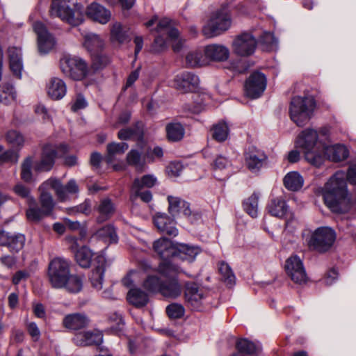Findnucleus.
I'll use <instances>...</instances> for the list:
<instances>
[{"label":"nucleus","mask_w":356,"mask_h":356,"mask_svg":"<svg viewBox=\"0 0 356 356\" xmlns=\"http://www.w3.org/2000/svg\"><path fill=\"white\" fill-rule=\"evenodd\" d=\"M346 178L351 184L356 185V164L349 166ZM323 199L326 206L332 212L343 213L350 209L353 203L347 189L346 175L343 171L337 172L325 184Z\"/></svg>","instance_id":"nucleus-1"},{"label":"nucleus","mask_w":356,"mask_h":356,"mask_svg":"<svg viewBox=\"0 0 356 356\" xmlns=\"http://www.w3.org/2000/svg\"><path fill=\"white\" fill-rule=\"evenodd\" d=\"M327 142H330V129L323 127L318 131L307 129L298 136L296 144L303 149L306 161L316 167L324 162L322 149Z\"/></svg>","instance_id":"nucleus-2"},{"label":"nucleus","mask_w":356,"mask_h":356,"mask_svg":"<svg viewBox=\"0 0 356 356\" xmlns=\"http://www.w3.org/2000/svg\"><path fill=\"white\" fill-rule=\"evenodd\" d=\"M156 272L164 279L159 293L165 298H177L180 296L182 286L178 275L183 272L181 267L172 261H161Z\"/></svg>","instance_id":"nucleus-3"},{"label":"nucleus","mask_w":356,"mask_h":356,"mask_svg":"<svg viewBox=\"0 0 356 356\" xmlns=\"http://www.w3.org/2000/svg\"><path fill=\"white\" fill-rule=\"evenodd\" d=\"M49 15L72 26H79L84 20L83 7L77 0H52Z\"/></svg>","instance_id":"nucleus-4"},{"label":"nucleus","mask_w":356,"mask_h":356,"mask_svg":"<svg viewBox=\"0 0 356 356\" xmlns=\"http://www.w3.org/2000/svg\"><path fill=\"white\" fill-rule=\"evenodd\" d=\"M315 107L312 97H295L291 102L290 118L297 126L304 127L312 118Z\"/></svg>","instance_id":"nucleus-5"},{"label":"nucleus","mask_w":356,"mask_h":356,"mask_svg":"<svg viewBox=\"0 0 356 356\" xmlns=\"http://www.w3.org/2000/svg\"><path fill=\"white\" fill-rule=\"evenodd\" d=\"M70 274V263L62 257H56L49 264L48 279L52 286L56 289H62Z\"/></svg>","instance_id":"nucleus-6"},{"label":"nucleus","mask_w":356,"mask_h":356,"mask_svg":"<svg viewBox=\"0 0 356 356\" xmlns=\"http://www.w3.org/2000/svg\"><path fill=\"white\" fill-rule=\"evenodd\" d=\"M336 239L335 232L328 227H321L315 229L307 239L308 246L319 252L330 250Z\"/></svg>","instance_id":"nucleus-7"},{"label":"nucleus","mask_w":356,"mask_h":356,"mask_svg":"<svg viewBox=\"0 0 356 356\" xmlns=\"http://www.w3.org/2000/svg\"><path fill=\"white\" fill-rule=\"evenodd\" d=\"M67 152V146L65 145L60 146L52 144L45 145L42 149L41 159L34 163V170L36 172L49 171L54 165L56 156H62Z\"/></svg>","instance_id":"nucleus-8"},{"label":"nucleus","mask_w":356,"mask_h":356,"mask_svg":"<svg viewBox=\"0 0 356 356\" xmlns=\"http://www.w3.org/2000/svg\"><path fill=\"white\" fill-rule=\"evenodd\" d=\"M60 64L63 73L74 80H81L88 73L86 63L76 56H65L60 60Z\"/></svg>","instance_id":"nucleus-9"},{"label":"nucleus","mask_w":356,"mask_h":356,"mask_svg":"<svg viewBox=\"0 0 356 356\" xmlns=\"http://www.w3.org/2000/svg\"><path fill=\"white\" fill-rule=\"evenodd\" d=\"M231 24L229 16L223 11H217L211 17L203 27V35L209 38L220 35L227 31Z\"/></svg>","instance_id":"nucleus-10"},{"label":"nucleus","mask_w":356,"mask_h":356,"mask_svg":"<svg viewBox=\"0 0 356 356\" xmlns=\"http://www.w3.org/2000/svg\"><path fill=\"white\" fill-rule=\"evenodd\" d=\"M50 185L51 189L55 192L59 202H64L70 200V195H76L79 192V188L74 179H70L65 185L54 177L47 180V184Z\"/></svg>","instance_id":"nucleus-11"},{"label":"nucleus","mask_w":356,"mask_h":356,"mask_svg":"<svg viewBox=\"0 0 356 356\" xmlns=\"http://www.w3.org/2000/svg\"><path fill=\"white\" fill-rule=\"evenodd\" d=\"M207 293L204 289L194 282H187L185 284V300L193 309H201L206 302Z\"/></svg>","instance_id":"nucleus-12"},{"label":"nucleus","mask_w":356,"mask_h":356,"mask_svg":"<svg viewBox=\"0 0 356 356\" xmlns=\"http://www.w3.org/2000/svg\"><path fill=\"white\" fill-rule=\"evenodd\" d=\"M257 47L255 38L249 33H243L236 36L232 42V51L239 56L252 55Z\"/></svg>","instance_id":"nucleus-13"},{"label":"nucleus","mask_w":356,"mask_h":356,"mask_svg":"<svg viewBox=\"0 0 356 356\" xmlns=\"http://www.w3.org/2000/svg\"><path fill=\"white\" fill-rule=\"evenodd\" d=\"M285 270L291 279L297 284H305L307 281V275L302 260L297 256L293 255L286 261Z\"/></svg>","instance_id":"nucleus-14"},{"label":"nucleus","mask_w":356,"mask_h":356,"mask_svg":"<svg viewBox=\"0 0 356 356\" xmlns=\"http://www.w3.org/2000/svg\"><path fill=\"white\" fill-rule=\"evenodd\" d=\"M34 32L38 36V47L40 54H47L55 45L54 36L47 31L46 26L40 22L32 25Z\"/></svg>","instance_id":"nucleus-15"},{"label":"nucleus","mask_w":356,"mask_h":356,"mask_svg":"<svg viewBox=\"0 0 356 356\" xmlns=\"http://www.w3.org/2000/svg\"><path fill=\"white\" fill-rule=\"evenodd\" d=\"M266 86V79L264 74L253 72L245 83V92L248 97L256 99L264 92Z\"/></svg>","instance_id":"nucleus-16"},{"label":"nucleus","mask_w":356,"mask_h":356,"mask_svg":"<svg viewBox=\"0 0 356 356\" xmlns=\"http://www.w3.org/2000/svg\"><path fill=\"white\" fill-rule=\"evenodd\" d=\"M199 83L198 76L188 72L177 75L174 81L175 88L182 93L194 91L197 88Z\"/></svg>","instance_id":"nucleus-17"},{"label":"nucleus","mask_w":356,"mask_h":356,"mask_svg":"<svg viewBox=\"0 0 356 356\" xmlns=\"http://www.w3.org/2000/svg\"><path fill=\"white\" fill-rule=\"evenodd\" d=\"M156 31L163 34H167L168 39L172 42V49L175 51H179L183 44L182 40L179 39V33L177 29L170 27V20L167 18L161 19L156 28Z\"/></svg>","instance_id":"nucleus-18"},{"label":"nucleus","mask_w":356,"mask_h":356,"mask_svg":"<svg viewBox=\"0 0 356 356\" xmlns=\"http://www.w3.org/2000/svg\"><path fill=\"white\" fill-rule=\"evenodd\" d=\"M267 159L264 152L254 147H250L245 154L247 168L252 172H257Z\"/></svg>","instance_id":"nucleus-19"},{"label":"nucleus","mask_w":356,"mask_h":356,"mask_svg":"<svg viewBox=\"0 0 356 356\" xmlns=\"http://www.w3.org/2000/svg\"><path fill=\"white\" fill-rule=\"evenodd\" d=\"M73 341L79 346H99L103 341V334L98 330L81 332L74 335Z\"/></svg>","instance_id":"nucleus-20"},{"label":"nucleus","mask_w":356,"mask_h":356,"mask_svg":"<svg viewBox=\"0 0 356 356\" xmlns=\"http://www.w3.org/2000/svg\"><path fill=\"white\" fill-rule=\"evenodd\" d=\"M155 226L163 234L170 236H176L178 234V229L175 226V222L166 213H158L154 218Z\"/></svg>","instance_id":"nucleus-21"},{"label":"nucleus","mask_w":356,"mask_h":356,"mask_svg":"<svg viewBox=\"0 0 356 356\" xmlns=\"http://www.w3.org/2000/svg\"><path fill=\"white\" fill-rule=\"evenodd\" d=\"M25 237L21 234L0 232V245L8 247L10 251L18 252L24 247Z\"/></svg>","instance_id":"nucleus-22"},{"label":"nucleus","mask_w":356,"mask_h":356,"mask_svg":"<svg viewBox=\"0 0 356 356\" xmlns=\"http://www.w3.org/2000/svg\"><path fill=\"white\" fill-rule=\"evenodd\" d=\"M90 323L88 317L81 313L66 315L63 319V325L67 330L76 331L86 327Z\"/></svg>","instance_id":"nucleus-23"},{"label":"nucleus","mask_w":356,"mask_h":356,"mask_svg":"<svg viewBox=\"0 0 356 356\" xmlns=\"http://www.w3.org/2000/svg\"><path fill=\"white\" fill-rule=\"evenodd\" d=\"M153 248L158 255L163 259V261H168L167 260L169 259L175 257L176 243L174 244L168 238H161L154 241Z\"/></svg>","instance_id":"nucleus-24"},{"label":"nucleus","mask_w":356,"mask_h":356,"mask_svg":"<svg viewBox=\"0 0 356 356\" xmlns=\"http://www.w3.org/2000/svg\"><path fill=\"white\" fill-rule=\"evenodd\" d=\"M105 267V257L103 255H97L95 259V268L90 277L92 286L97 290L102 288Z\"/></svg>","instance_id":"nucleus-25"},{"label":"nucleus","mask_w":356,"mask_h":356,"mask_svg":"<svg viewBox=\"0 0 356 356\" xmlns=\"http://www.w3.org/2000/svg\"><path fill=\"white\" fill-rule=\"evenodd\" d=\"M86 13L89 18L102 24L108 23L111 18L110 10L96 2L87 8Z\"/></svg>","instance_id":"nucleus-26"},{"label":"nucleus","mask_w":356,"mask_h":356,"mask_svg":"<svg viewBox=\"0 0 356 356\" xmlns=\"http://www.w3.org/2000/svg\"><path fill=\"white\" fill-rule=\"evenodd\" d=\"M327 142L325 145L322 149V153H324V156H326L329 160L338 162L343 161L348 158L349 152L345 145L336 144L334 145H329Z\"/></svg>","instance_id":"nucleus-27"},{"label":"nucleus","mask_w":356,"mask_h":356,"mask_svg":"<svg viewBox=\"0 0 356 356\" xmlns=\"http://www.w3.org/2000/svg\"><path fill=\"white\" fill-rule=\"evenodd\" d=\"M168 211L172 216L183 214L186 217H191L192 211L189 204L178 197L168 196Z\"/></svg>","instance_id":"nucleus-28"},{"label":"nucleus","mask_w":356,"mask_h":356,"mask_svg":"<svg viewBox=\"0 0 356 356\" xmlns=\"http://www.w3.org/2000/svg\"><path fill=\"white\" fill-rule=\"evenodd\" d=\"M175 257L183 261L193 262L201 252V248L197 245L186 243H176Z\"/></svg>","instance_id":"nucleus-29"},{"label":"nucleus","mask_w":356,"mask_h":356,"mask_svg":"<svg viewBox=\"0 0 356 356\" xmlns=\"http://www.w3.org/2000/svg\"><path fill=\"white\" fill-rule=\"evenodd\" d=\"M8 53L10 70L16 78L20 79L23 70L22 50L20 48L10 47L8 49Z\"/></svg>","instance_id":"nucleus-30"},{"label":"nucleus","mask_w":356,"mask_h":356,"mask_svg":"<svg viewBox=\"0 0 356 356\" xmlns=\"http://www.w3.org/2000/svg\"><path fill=\"white\" fill-rule=\"evenodd\" d=\"M205 57L213 61H225L229 56V49L222 44H213L207 45L204 49Z\"/></svg>","instance_id":"nucleus-31"},{"label":"nucleus","mask_w":356,"mask_h":356,"mask_svg":"<svg viewBox=\"0 0 356 356\" xmlns=\"http://www.w3.org/2000/svg\"><path fill=\"white\" fill-rule=\"evenodd\" d=\"M46 184L47 180L42 183L38 188L40 191L39 201L41 208L50 215L54 208L55 203L52 195L49 193L51 187Z\"/></svg>","instance_id":"nucleus-32"},{"label":"nucleus","mask_w":356,"mask_h":356,"mask_svg":"<svg viewBox=\"0 0 356 356\" xmlns=\"http://www.w3.org/2000/svg\"><path fill=\"white\" fill-rule=\"evenodd\" d=\"M66 84L62 79L57 77L51 79L47 86L49 97L56 100L60 99L66 95Z\"/></svg>","instance_id":"nucleus-33"},{"label":"nucleus","mask_w":356,"mask_h":356,"mask_svg":"<svg viewBox=\"0 0 356 356\" xmlns=\"http://www.w3.org/2000/svg\"><path fill=\"white\" fill-rule=\"evenodd\" d=\"M93 236L108 243H117L118 240L115 228L110 224L97 229L94 233Z\"/></svg>","instance_id":"nucleus-34"},{"label":"nucleus","mask_w":356,"mask_h":356,"mask_svg":"<svg viewBox=\"0 0 356 356\" xmlns=\"http://www.w3.org/2000/svg\"><path fill=\"white\" fill-rule=\"evenodd\" d=\"M99 216L97 217V222H104L108 220L115 212V206L108 198L102 200L97 207Z\"/></svg>","instance_id":"nucleus-35"},{"label":"nucleus","mask_w":356,"mask_h":356,"mask_svg":"<svg viewBox=\"0 0 356 356\" xmlns=\"http://www.w3.org/2000/svg\"><path fill=\"white\" fill-rule=\"evenodd\" d=\"M165 131L168 140L171 142L180 141L185 134L184 126L178 122H172L167 124Z\"/></svg>","instance_id":"nucleus-36"},{"label":"nucleus","mask_w":356,"mask_h":356,"mask_svg":"<svg viewBox=\"0 0 356 356\" xmlns=\"http://www.w3.org/2000/svg\"><path fill=\"white\" fill-rule=\"evenodd\" d=\"M268 210L270 215L280 218H286L289 213L286 202L280 198L272 200L268 206Z\"/></svg>","instance_id":"nucleus-37"},{"label":"nucleus","mask_w":356,"mask_h":356,"mask_svg":"<svg viewBox=\"0 0 356 356\" xmlns=\"http://www.w3.org/2000/svg\"><path fill=\"white\" fill-rule=\"evenodd\" d=\"M127 298L129 302L136 307L146 305L149 300L147 294L139 288L131 289Z\"/></svg>","instance_id":"nucleus-38"},{"label":"nucleus","mask_w":356,"mask_h":356,"mask_svg":"<svg viewBox=\"0 0 356 356\" xmlns=\"http://www.w3.org/2000/svg\"><path fill=\"white\" fill-rule=\"evenodd\" d=\"M283 181L284 186L291 191L300 190L304 184L303 177L296 171L287 173L284 177Z\"/></svg>","instance_id":"nucleus-39"},{"label":"nucleus","mask_w":356,"mask_h":356,"mask_svg":"<svg viewBox=\"0 0 356 356\" xmlns=\"http://www.w3.org/2000/svg\"><path fill=\"white\" fill-rule=\"evenodd\" d=\"M128 144L126 143H112L107 145V155L106 161L108 163H112L118 155H122L128 149Z\"/></svg>","instance_id":"nucleus-40"},{"label":"nucleus","mask_w":356,"mask_h":356,"mask_svg":"<svg viewBox=\"0 0 356 356\" xmlns=\"http://www.w3.org/2000/svg\"><path fill=\"white\" fill-rule=\"evenodd\" d=\"M84 38V46L89 51L94 54L98 53L104 46L103 40L98 35L88 33Z\"/></svg>","instance_id":"nucleus-41"},{"label":"nucleus","mask_w":356,"mask_h":356,"mask_svg":"<svg viewBox=\"0 0 356 356\" xmlns=\"http://www.w3.org/2000/svg\"><path fill=\"white\" fill-rule=\"evenodd\" d=\"M49 216L42 208H39L35 204L34 198H31L29 202V208L26 211L27 218L33 222H38L43 218Z\"/></svg>","instance_id":"nucleus-42"},{"label":"nucleus","mask_w":356,"mask_h":356,"mask_svg":"<svg viewBox=\"0 0 356 356\" xmlns=\"http://www.w3.org/2000/svg\"><path fill=\"white\" fill-rule=\"evenodd\" d=\"M93 253L86 246L81 247L75 253L76 263L82 268H89L91 264Z\"/></svg>","instance_id":"nucleus-43"},{"label":"nucleus","mask_w":356,"mask_h":356,"mask_svg":"<svg viewBox=\"0 0 356 356\" xmlns=\"http://www.w3.org/2000/svg\"><path fill=\"white\" fill-rule=\"evenodd\" d=\"M16 99V92L12 85L8 83L0 85V103L8 105Z\"/></svg>","instance_id":"nucleus-44"},{"label":"nucleus","mask_w":356,"mask_h":356,"mask_svg":"<svg viewBox=\"0 0 356 356\" xmlns=\"http://www.w3.org/2000/svg\"><path fill=\"white\" fill-rule=\"evenodd\" d=\"M127 161L129 165L135 167L137 171H143L145 167V157L142 158L141 152L136 149H131L127 155Z\"/></svg>","instance_id":"nucleus-45"},{"label":"nucleus","mask_w":356,"mask_h":356,"mask_svg":"<svg viewBox=\"0 0 356 356\" xmlns=\"http://www.w3.org/2000/svg\"><path fill=\"white\" fill-rule=\"evenodd\" d=\"M186 62L188 66L202 67L206 65L208 62L205 56H204L200 51H192L186 56Z\"/></svg>","instance_id":"nucleus-46"},{"label":"nucleus","mask_w":356,"mask_h":356,"mask_svg":"<svg viewBox=\"0 0 356 356\" xmlns=\"http://www.w3.org/2000/svg\"><path fill=\"white\" fill-rule=\"evenodd\" d=\"M83 287V280L76 275L70 274L62 288L65 289L70 293H79Z\"/></svg>","instance_id":"nucleus-47"},{"label":"nucleus","mask_w":356,"mask_h":356,"mask_svg":"<svg viewBox=\"0 0 356 356\" xmlns=\"http://www.w3.org/2000/svg\"><path fill=\"white\" fill-rule=\"evenodd\" d=\"M33 159L32 156L26 157L21 165V179L26 183H29L33 179L32 169H34Z\"/></svg>","instance_id":"nucleus-48"},{"label":"nucleus","mask_w":356,"mask_h":356,"mask_svg":"<svg viewBox=\"0 0 356 356\" xmlns=\"http://www.w3.org/2000/svg\"><path fill=\"white\" fill-rule=\"evenodd\" d=\"M131 190H132V195H131L132 200H135L136 197H138L144 202L148 203L152 199V195L149 191L146 190V191H143V189L140 188L139 179H136L134 180Z\"/></svg>","instance_id":"nucleus-49"},{"label":"nucleus","mask_w":356,"mask_h":356,"mask_svg":"<svg viewBox=\"0 0 356 356\" xmlns=\"http://www.w3.org/2000/svg\"><path fill=\"white\" fill-rule=\"evenodd\" d=\"M258 202L259 196L253 193L250 197L243 202L244 210L252 218H255L258 214Z\"/></svg>","instance_id":"nucleus-50"},{"label":"nucleus","mask_w":356,"mask_h":356,"mask_svg":"<svg viewBox=\"0 0 356 356\" xmlns=\"http://www.w3.org/2000/svg\"><path fill=\"white\" fill-rule=\"evenodd\" d=\"M211 131L213 138L218 142L225 141L229 135V128L225 122H220L214 125Z\"/></svg>","instance_id":"nucleus-51"},{"label":"nucleus","mask_w":356,"mask_h":356,"mask_svg":"<svg viewBox=\"0 0 356 356\" xmlns=\"http://www.w3.org/2000/svg\"><path fill=\"white\" fill-rule=\"evenodd\" d=\"M218 270L222 276V280L225 284L229 286H232L235 283L236 278L229 266L225 262H221L219 265Z\"/></svg>","instance_id":"nucleus-52"},{"label":"nucleus","mask_w":356,"mask_h":356,"mask_svg":"<svg viewBox=\"0 0 356 356\" xmlns=\"http://www.w3.org/2000/svg\"><path fill=\"white\" fill-rule=\"evenodd\" d=\"M111 37L112 40L119 43H123L127 40V31L119 22L114 23L111 29Z\"/></svg>","instance_id":"nucleus-53"},{"label":"nucleus","mask_w":356,"mask_h":356,"mask_svg":"<svg viewBox=\"0 0 356 356\" xmlns=\"http://www.w3.org/2000/svg\"><path fill=\"white\" fill-rule=\"evenodd\" d=\"M162 280L155 275H148L143 282V287L151 292H159Z\"/></svg>","instance_id":"nucleus-54"},{"label":"nucleus","mask_w":356,"mask_h":356,"mask_svg":"<svg viewBox=\"0 0 356 356\" xmlns=\"http://www.w3.org/2000/svg\"><path fill=\"white\" fill-rule=\"evenodd\" d=\"M236 348L240 353L246 355H252L257 352L258 347L246 339H242L237 341Z\"/></svg>","instance_id":"nucleus-55"},{"label":"nucleus","mask_w":356,"mask_h":356,"mask_svg":"<svg viewBox=\"0 0 356 356\" xmlns=\"http://www.w3.org/2000/svg\"><path fill=\"white\" fill-rule=\"evenodd\" d=\"M166 312L171 318H180L185 313V309L181 304L172 303L166 307Z\"/></svg>","instance_id":"nucleus-56"},{"label":"nucleus","mask_w":356,"mask_h":356,"mask_svg":"<svg viewBox=\"0 0 356 356\" xmlns=\"http://www.w3.org/2000/svg\"><path fill=\"white\" fill-rule=\"evenodd\" d=\"M7 141L14 147L22 146L24 142L23 136L17 131L10 130L6 134Z\"/></svg>","instance_id":"nucleus-57"},{"label":"nucleus","mask_w":356,"mask_h":356,"mask_svg":"<svg viewBox=\"0 0 356 356\" xmlns=\"http://www.w3.org/2000/svg\"><path fill=\"white\" fill-rule=\"evenodd\" d=\"M13 192L19 197L22 198H27L29 202H31V198H33L31 196V191L29 187L25 186L22 183H17L13 187Z\"/></svg>","instance_id":"nucleus-58"},{"label":"nucleus","mask_w":356,"mask_h":356,"mask_svg":"<svg viewBox=\"0 0 356 356\" xmlns=\"http://www.w3.org/2000/svg\"><path fill=\"white\" fill-rule=\"evenodd\" d=\"M88 105L86 98L81 94H77L71 102V109L74 112L85 108Z\"/></svg>","instance_id":"nucleus-59"},{"label":"nucleus","mask_w":356,"mask_h":356,"mask_svg":"<svg viewBox=\"0 0 356 356\" xmlns=\"http://www.w3.org/2000/svg\"><path fill=\"white\" fill-rule=\"evenodd\" d=\"M163 156V149L160 147H155L153 149L149 148L145 153V159L148 163H152L156 159H161Z\"/></svg>","instance_id":"nucleus-60"},{"label":"nucleus","mask_w":356,"mask_h":356,"mask_svg":"<svg viewBox=\"0 0 356 356\" xmlns=\"http://www.w3.org/2000/svg\"><path fill=\"white\" fill-rule=\"evenodd\" d=\"M18 157V154L13 150H3L2 154H0V162H11L15 163L17 162Z\"/></svg>","instance_id":"nucleus-61"},{"label":"nucleus","mask_w":356,"mask_h":356,"mask_svg":"<svg viewBox=\"0 0 356 356\" xmlns=\"http://www.w3.org/2000/svg\"><path fill=\"white\" fill-rule=\"evenodd\" d=\"M168 173L171 177H178L183 170V165L181 162H171L167 168Z\"/></svg>","instance_id":"nucleus-62"},{"label":"nucleus","mask_w":356,"mask_h":356,"mask_svg":"<svg viewBox=\"0 0 356 356\" xmlns=\"http://www.w3.org/2000/svg\"><path fill=\"white\" fill-rule=\"evenodd\" d=\"M156 178L152 175H147L139 179L140 188H151L155 185Z\"/></svg>","instance_id":"nucleus-63"},{"label":"nucleus","mask_w":356,"mask_h":356,"mask_svg":"<svg viewBox=\"0 0 356 356\" xmlns=\"http://www.w3.org/2000/svg\"><path fill=\"white\" fill-rule=\"evenodd\" d=\"M26 328L29 334L34 341H38L40 337V331L34 322H30L26 324Z\"/></svg>","instance_id":"nucleus-64"}]
</instances>
